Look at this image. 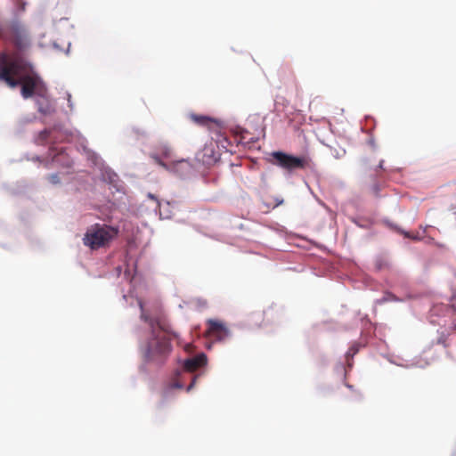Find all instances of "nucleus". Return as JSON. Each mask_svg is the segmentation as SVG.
Returning a JSON list of instances; mask_svg holds the SVG:
<instances>
[{"mask_svg":"<svg viewBox=\"0 0 456 456\" xmlns=\"http://www.w3.org/2000/svg\"><path fill=\"white\" fill-rule=\"evenodd\" d=\"M207 363V356L205 354H200L192 358L187 359L183 363V368L187 371H195Z\"/></svg>","mask_w":456,"mask_h":456,"instance_id":"nucleus-7","label":"nucleus"},{"mask_svg":"<svg viewBox=\"0 0 456 456\" xmlns=\"http://www.w3.org/2000/svg\"><path fill=\"white\" fill-rule=\"evenodd\" d=\"M327 146L330 148L332 156L336 159H340L343 157H345L346 150L343 147H341L340 145H338V143H336L335 145H327Z\"/></svg>","mask_w":456,"mask_h":456,"instance_id":"nucleus-9","label":"nucleus"},{"mask_svg":"<svg viewBox=\"0 0 456 456\" xmlns=\"http://www.w3.org/2000/svg\"><path fill=\"white\" fill-rule=\"evenodd\" d=\"M379 168L383 169L384 168V160H380L379 164Z\"/></svg>","mask_w":456,"mask_h":456,"instance_id":"nucleus-14","label":"nucleus"},{"mask_svg":"<svg viewBox=\"0 0 456 456\" xmlns=\"http://www.w3.org/2000/svg\"><path fill=\"white\" fill-rule=\"evenodd\" d=\"M49 134L50 132L47 129L41 131L38 135V141L41 142H45L49 136Z\"/></svg>","mask_w":456,"mask_h":456,"instance_id":"nucleus-10","label":"nucleus"},{"mask_svg":"<svg viewBox=\"0 0 456 456\" xmlns=\"http://www.w3.org/2000/svg\"><path fill=\"white\" fill-rule=\"evenodd\" d=\"M272 157L274 164L288 171L304 169L307 167L308 161L305 157H296L282 151H273Z\"/></svg>","mask_w":456,"mask_h":456,"instance_id":"nucleus-4","label":"nucleus"},{"mask_svg":"<svg viewBox=\"0 0 456 456\" xmlns=\"http://www.w3.org/2000/svg\"><path fill=\"white\" fill-rule=\"evenodd\" d=\"M36 104L38 112L43 115H51L55 112L54 104L49 97L47 89H45L43 96H36Z\"/></svg>","mask_w":456,"mask_h":456,"instance_id":"nucleus-6","label":"nucleus"},{"mask_svg":"<svg viewBox=\"0 0 456 456\" xmlns=\"http://www.w3.org/2000/svg\"><path fill=\"white\" fill-rule=\"evenodd\" d=\"M193 385H194V380L188 387V390H190L193 387Z\"/></svg>","mask_w":456,"mask_h":456,"instance_id":"nucleus-16","label":"nucleus"},{"mask_svg":"<svg viewBox=\"0 0 456 456\" xmlns=\"http://www.w3.org/2000/svg\"><path fill=\"white\" fill-rule=\"evenodd\" d=\"M190 118L197 125L203 126H208L210 123L214 121L213 118L204 116V115H197V114H191Z\"/></svg>","mask_w":456,"mask_h":456,"instance_id":"nucleus-8","label":"nucleus"},{"mask_svg":"<svg viewBox=\"0 0 456 456\" xmlns=\"http://www.w3.org/2000/svg\"><path fill=\"white\" fill-rule=\"evenodd\" d=\"M152 159H154V161L162 166V167H166V165L161 161V159L158 157V156H152Z\"/></svg>","mask_w":456,"mask_h":456,"instance_id":"nucleus-12","label":"nucleus"},{"mask_svg":"<svg viewBox=\"0 0 456 456\" xmlns=\"http://www.w3.org/2000/svg\"><path fill=\"white\" fill-rule=\"evenodd\" d=\"M70 98H71V95H70V94H69V95H68V101H69V99H70Z\"/></svg>","mask_w":456,"mask_h":456,"instance_id":"nucleus-19","label":"nucleus"},{"mask_svg":"<svg viewBox=\"0 0 456 456\" xmlns=\"http://www.w3.org/2000/svg\"><path fill=\"white\" fill-rule=\"evenodd\" d=\"M148 197H149L150 199H151V200H157V198H156L153 194H151V193H149V194H148Z\"/></svg>","mask_w":456,"mask_h":456,"instance_id":"nucleus-15","label":"nucleus"},{"mask_svg":"<svg viewBox=\"0 0 456 456\" xmlns=\"http://www.w3.org/2000/svg\"><path fill=\"white\" fill-rule=\"evenodd\" d=\"M174 386H175V387H179V388H180V387H182V386H181V385H179L178 383L175 384Z\"/></svg>","mask_w":456,"mask_h":456,"instance_id":"nucleus-17","label":"nucleus"},{"mask_svg":"<svg viewBox=\"0 0 456 456\" xmlns=\"http://www.w3.org/2000/svg\"><path fill=\"white\" fill-rule=\"evenodd\" d=\"M207 324V333L209 336L214 337L218 340H224L230 336L229 330L223 322L216 320H208Z\"/></svg>","mask_w":456,"mask_h":456,"instance_id":"nucleus-5","label":"nucleus"},{"mask_svg":"<svg viewBox=\"0 0 456 456\" xmlns=\"http://www.w3.org/2000/svg\"><path fill=\"white\" fill-rule=\"evenodd\" d=\"M4 37L18 49L8 55H0V81L11 88L20 86V94L24 99L32 96H43L47 89L45 84L35 71L32 64L19 51L29 45V38L25 27L18 20H13L4 30Z\"/></svg>","mask_w":456,"mask_h":456,"instance_id":"nucleus-1","label":"nucleus"},{"mask_svg":"<svg viewBox=\"0 0 456 456\" xmlns=\"http://www.w3.org/2000/svg\"><path fill=\"white\" fill-rule=\"evenodd\" d=\"M141 308V318L150 324L151 329V338L148 343L142 348V354L144 361L157 365L163 364L172 351L170 340L172 338H177L178 335L169 329V325L160 321L151 320L143 310V304L139 301Z\"/></svg>","mask_w":456,"mask_h":456,"instance_id":"nucleus-2","label":"nucleus"},{"mask_svg":"<svg viewBox=\"0 0 456 456\" xmlns=\"http://www.w3.org/2000/svg\"><path fill=\"white\" fill-rule=\"evenodd\" d=\"M47 179L53 184H57L60 183V178L57 174H53V175H48Z\"/></svg>","mask_w":456,"mask_h":456,"instance_id":"nucleus-11","label":"nucleus"},{"mask_svg":"<svg viewBox=\"0 0 456 456\" xmlns=\"http://www.w3.org/2000/svg\"><path fill=\"white\" fill-rule=\"evenodd\" d=\"M71 102H72V100H70V99H69V107H70V108L72 107Z\"/></svg>","mask_w":456,"mask_h":456,"instance_id":"nucleus-18","label":"nucleus"},{"mask_svg":"<svg viewBox=\"0 0 456 456\" xmlns=\"http://www.w3.org/2000/svg\"><path fill=\"white\" fill-rule=\"evenodd\" d=\"M373 190V192L375 193V195H378L379 194V185L375 184L372 188Z\"/></svg>","mask_w":456,"mask_h":456,"instance_id":"nucleus-13","label":"nucleus"},{"mask_svg":"<svg viewBox=\"0 0 456 456\" xmlns=\"http://www.w3.org/2000/svg\"><path fill=\"white\" fill-rule=\"evenodd\" d=\"M118 230L107 224H95L87 228L84 237L85 246L93 250L104 248L118 235Z\"/></svg>","mask_w":456,"mask_h":456,"instance_id":"nucleus-3","label":"nucleus"}]
</instances>
